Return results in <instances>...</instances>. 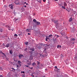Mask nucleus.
Returning a JSON list of instances; mask_svg holds the SVG:
<instances>
[{
    "label": "nucleus",
    "instance_id": "2eb2a0df",
    "mask_svg": "<svg viewBox=\"0 0 77 77\" xmlns=\"http://www.w3.org/2000/svg\"><path fill=\"white\" fill-rule=\"evenodd\" d=\"M57 48H62V47H61V46L59 45H57Z\"/></svg>",
    "mask_w": 77,
    "mask_h": 77
},
{
    "label": "nucleus",
    "instance_id": "a18cd8bd",
    "mask_svg": "<svg viewBox=\"0 0 77 77\" xmlns=\"http://www.w3.org/2000/svg\"><path fill=\"white\" fill-rule=\"evenodd\" d=\"M31 76H32V77H34V75H32Z\"/></svg>",
    "mask_w": 77,
    "mask_h": 77
},
{
    "label": "nucleus",
    "instance_id": "f3484780",
    "mask_svg": "<svg viewBox=\"0 0 77 77\" xmlns=\"http://www.w3.org/2000/svg\"><path fill=\"white\" fill-rule=\"evenodd\" d=\"M37 64L38 65H39L40 64V62H39V61H37Z\"/></svg>",
    "mask_w": 77,
    "mask_h": 77
},
{
    "label": "nucleus",
    "instance_id": "a878e982",
    "mask_svg": "<svg viewBox=\"0 0 77 77\" xmlns=\"http://www.w3.org/2000/svg\"><path fill=\"white\" fill-rule=\"evenodd\" d=\"M75 40V39L74 38L72 39V41H74Z\"/></svg>",
    "mask_w": 77,
    "mask_h": 77
},
{
    "label": "nucleus",
    "instance_id": "f03ea898",
    "mask_svg": "<svg viewBox=\"0 0 77 77\" xmlns=\"http://www.w3.org/2000/svg\"><path fill=\"white\" fill-rule=\"evenodd\" d=\"M36 24L38 26V25H41V23H40V22H37L36 23Z\"/></svg>",
    "mask_w": 77,
    "mask_h": 77
},
{
    "label": "nucleus",
    "instance_id": "7c9ffc66",
    "mask_svg": "<svg viewBox=\"0 0 77 77\" xmlns=\"http://www.w3.org/2000/svg\"><path fill=\"white\" fill-rule=\"evenodd\" d=\"M28 42H27L25 43V44L26 45H27V44H28Z\"/></svg>",
    "mask_w": 77,
    "mask_h": 77
},
{
    "label": "nucleus",
    "instance_id": "37998d69",
    "mask_svg": "<svg viewBox=\"0 0 77 77\" xmlns=\"http://www.w3.org/2000/svg\"><path fill=\"white\" fill-rule=\"evenodd\" d=\"M16 5H19V3H16Z\"/></svg>",
    "mask_w": 77,
    "mask_h": 77
},
{
    "label": "nucleus",
    "instance_id": "de8ad7c7",
    "mask_svg": "<svg viewBox=\"0 0 77 77\" xmlns=\"http://www.w3.org/2000/svg\"><path fill=\"white\" fill-rule=\"evenodd\" d=\"M0 77H3V76L2 75H0Z\"/></svg>",
    "mask_w": 77,
    "mask_h": 77
},
{
    "label": "nucleus",
    "instance_id": "4468645a",
    "mask_svg": "<svg viewBox=\"0 0 77 77\" xmlns=\"http://www.w3.org/2000/svg\"><path fill=\"white\" fill-rule=\"evenodd\" d=\"M30 50L32 51H33L35 50V49L34 48H31Z\"/></svg>",
    "mask_w": 77,
    "mask_h": 77
},
{
    "label": "nucleus",
    "instance_id": "13d9d810",
    "mask_svg": "<svg viewBox=\"0 0 77 77\" xmlns=\"http://www.w3.org/2000/svg\"><path fill=\"white\" fill-rule=\"evenodd\" d=\"M9 7H10V5H9Z\"/></svg>",
    "mask_w": 77,
    "mask_h": 77
},
{
    "label": "nucleus",
    "instance_id": "e433bc0d",
    "mask_svg": "<svg viewBox=\"0 0 77 77\" xmlns=\"http://www.w3.org/2000/svg\"><path fill=\"white\" fill-rule=\"evenodd\" d=\"M25 66H26V67H29V66H28L27 65H25Z\"/></svg>",
    "mask_w": 77,
    "mask_h": 77
},
{
    "label": "nucleus",
    "instance_id": "680f3d73",
    "mask_svg": "<svg viewBox=\"0 0 77 77\" xmlns=\"http://www.w3.org/2000/svg\"><path fill=\"white\" fill-rule=\"evenodd\" d=\"M38 74H40V72L38 73Z\"/></svg>",
    "mask_w": 77,
    "mask_h": 77
},
{
    "label": "nucleus",
    "instance_id": "4c0bfd02",
    "mask_svg": "<svg viewBox=\"0 0 77 77\" xmlns=\"http://www.w3.org/2000/svg\"><path fill=\"white\" fill-rule=\"evenodd\" d=\"M1 53H2V54H4V55H5V54H4V53H2V51Z\"/></svg>",
    "mask_w": 77,
    "mask_h": 77
},
{
    "label": "nucleus",
    "instance_id": "4be33fe9",
    "mask_svg": "<svg viewBox=\"0 0 77 77\" xmlns=\"http://www.w3.org/2000/svg\"><path fill=\"white\" fill-rule=\"evenodd\" d=\"M62 8H63V9H66V8H65V7L63 6H62Z\"/></svg>",
    "mask_w": 77,
    "mask_h": 77
},
{
    "label": "nucleus",
    "instance_id": "f257e3e1",
    "mask_svg": "<svg viewBox=\"0 0 77 77\" xmlns=\"http://www.w3.org/2000/svg\"><path fill=\"white\" fill-rule=\"evenodd\" d=\"M17 63L18 65L20 67L21 66V63H22V62H21L20 60H18Z\"/></svg>",
    "mask_w": 77,
    "mask_h": 77
},
{
    "label": "nucleus",
    "instance_id": "ddd939ff",
    "mask_svg": "<svg viewBox=\"0 0 77 77\" xmlns=\"http://www.w3.org/2000/svg\"><path fill=\"white\" fill-rule=\"evenodd\" d=\"M6 27H7L8 29V30H10V27H9V26L8 25H6Z\"/></svg>",
    "mask_w": 77,
    "mask_h": 77
},
{
    "label": "nucleus",
    "instance_id": "9d476101",
    "mask_svg": "<svg viewBox=\"0 0 77 77\" xmlns=\"http://www.w3.org/2000/svg\"><path fill=\"white\" fill-rule=\"evenodd\" d=\"M14 37L15 38H16L18 37V35L17 34H15L14 35Z\"/></svg>",
    "mask_w": 77,
    "mask_h": 77
},
{
    "label": "nucleus",
    "instance_id": "9b49d317",
    "mask_svg": "<svg viewBox=\"0 0 77 77\" xmlns=\"http://www.w3.org/2000/svg\"><path fill=\"white\" fill-rule=\"evenodd\" d=\"M36 65V63H35V62L32 63V66H35Z\"/></svg>",
    "mask_w": 77,
    "mask_h": 77
},
{
    "label": "nucleus",
    "instance_id": "49530a36",
    "mask_svg": "<svg viewBox=\"0 0 77 77\" xmlns=\"http://www.w3.org/2000/svg\"><path fill=\"white\" fill-rule=\"evenodd\" d=\"M28 34L29 35H30V34L29 33H28Z\"/></svg>",
    "mask_w": 77,
    "mask_h": 77
},
{
    "label": "nucleus",
    "instance_id": "69168bd1",
    "mask_svg": "<svg viewBox=\"0 0 77 77\" xmlns=\"http://www.w3.org/2000/svg\"><path fill=\"white\" fill-rule=\"evenodd\" d=\"M9 52H10V49H9Z\"/></svg>",
    "mask_w": 77,
    "mask_h": 77
},
{
    "label": "nucleus",
    "instance_id": "774afa93",
    "mask_svg": "<svg viewBox=\"0 0 77 77\" xmlns=\"http://www.w3.org/2000/svg\"><path fill=\"white\" fill-rule=\"evenodd\" d=\"M1 44V43H0V45Z\"/></svg>",
    "mask_w": 77,
    "mask_h": 77
},
{
    "label": "nucleus",
    "instance_id": "3c124183",
    "mask_svg": "<svg viewBox=\"0 0 77 77\" xmlns=\"http://www.w3.org/2000/svg\"><path fill=\"white\" fill-rule=\"evenodd\" d=\"M3 2H5V0H3Z\"/></svg>",
    "mask_w": 77,
    "mask_h": 77
},
{
    "label": "nucleus",
    "instance_id": "6e6552de",
    "mask_svg": "<svg viewBox=\"0 0 77 77\" xmlns=\"http://www.w3.org/2000/svg\"><path fill=\"white\" fill-rule=\"evenodd\" d=\"M60 3H59V5L60 6H63V3L61 2H60Z\"/></svg>",
    "mask_w": 77,
    "mask_h": 77
},
{
    "label": "nucleus",
    "instance_id": "bf43d9fd",
    "mask_svg": "<svg viewBox=\"0 0 77 77\" xmlns=\"http://www.w3.org/2000/svg\"><path fill=\"white\" fill-rule=\"evenodd\" d=\"M73 44H74V42L73 43Z\"/></svg>",
    "mask_w": 77,
    "mask_h": 77
},
{
    "label": "nucleus",
    "instance_id": "79ce46f5",
    "mask_svg": "<svg viewBox=\"0 0 77 77\" xmlns=\"http://www.w3.org/2000/svg\"><path fill=\"white\" fill-rule=\"evenodd\" d=\"M43 1L44 2H45V1H46V0H43Z\"/></svg>",
    "mask_w": 77,
    "mask_h": 77
},
{
    "label": "nucleus",
    "instance_id": "423d86ee",
    "mask_svg": "<svg viewBox=\"0 0 77 77\" xmlns=\"http://www.w3.org/2000/svg\"><path fill=\"white\" fill-rule=\"evenodd\" d=\"M67 5V4H66V2H64V3H63L64 6V7H66V6Z\"/></svg>",
    "mask_w": 77,
    "mask_h": 77
},
{
    "label": "nucleus",
    "instance_id": "338daca9",
    "mask_svg": "<svg viewBox=\"0 0 77 77\" xmlns=\"http://www.w3.org/2000/svg\"><path fill=\"white\" fill-rule=\"evenodd\" d=\"M50 62H51V61Z\"/></svg>",
    "mask_w": 77,
    "mask_h": 77
},
{
    "label": "nucleus",
    "instance_id": "8fccbe9b",
    "mask_svg": "<svg viewBox=\"0 0 77 77\" xmlns=\"http://www.w3.org/2000/svg\"><path fill=\"white\" fill-rule=\"evenodd\" d=\"M46 45L47 46H48H48H49V45Z\"/></svg>",
    "mask_w": 77,
    "mask_h": 77
},
{
    "label": "nucleus",
    "instance_id": "dca6fc26",
    "mask_svg": "<svg viewBox=\"0 0 77 77\" xmlns=\"http://www.w3.org/2000/svg\"><path fill=\"white\" fill-rule=\"evenodd\" d=\"M13 50H10V54H12V53H13Z\"/></svg>",
    "mask_w": 77,
    "mask_h": 77
},
{
    "label": "nucleus",
    "instance_id": "58836bf2",
    "mask_svg": "<svg viewBox=\"0 0 77 77\" xmlns=\"http://www.w3.org/2000/svg\"><path fill=\"white\" fill-rule=\"evenodd\" d=\"M15 20L16 21H17V20H18V19H17V18H16L15 19Z\"/></svg>",
    "mask_w": 77,
    "mask_h": 77
},
{
    "label": "nucleus",
    "instance_id": "72a5a7b5",
    "mask_svg": "<svg viewBox=\"0 0 77 77\" xmlns=\"http://www.w3.org/2000/svg\"><path fill=\"white\" fill-rule=\"evenodd\" d=\"M17 68H19V65H17Z\"/></svg>",
    "mask_w": 77,
    "mask_h": 77
},
{
    "label": "nucleus",
    "instance_id": "e2e57ef3",
    "mask_svg": "<svg viewBox=\"0 0 77 77\" xmlns=\"http://www.w3.org/2000/svg\"><path fill=\"white\" fill-rule=\"evenodd\" d=\"M43 77H45V76H43Z\"/></svg>",
    "mask_w": 77,
    "mask_h": 77
},
{
    "label": "nucleus",
    "instance_id": "c85d7f7f",
    "mask_svg": "<svg viewBox=\"0 0 77 77\" xmlns=\"http://www.w3.org/2000/svg\"><path fill=\"white\" fill-rule=\"evenodd\" d=\"M21 73H23V74H24L25 73V72L24 71H21Z\"/></svg>",
    "mask_w": 77,
    "mask_h": 77
},
{
    "label": "nucleus",
    "instance_id": "412c9836",
    "mask_svg": "<svg viewBox=\"0 0 77 77\" xmlns=\"http://www.w3.org/2000/svg\"><path fill=\"white\" fill-rule=\"evenodd\" d=\"M6 46L7 47H9V44H8L7 45H6Z\"/></svg>",
    "mask_w": 77,
    "mask_h": 77
},
{
    "label": "nucleus",
    "instance_id": "6e6d98bb",
    "mask_svg": "<svg viewBox=\"0 0 77 77\" xmlns=\"http://www.w3.org/2000/svg\"><path fill=\"white\" fill-rule=\"evenodd\" d=\"M26 5H28V3H26Z\"/></svg>",
    "mask_w": 77,
    "mask_h": 77
},
{
    "label": "nucleus",
    "instance_id": "f704fd0d",
    "mask_svg": "<svg viewBox=\"0 0 77 77\" xmlns=\"http://www.w3.org/2000/svg\"><path fill=\"white\" fill-rule=\"evenodd\" d=\"M22 76L23 77H25V74H24L23 75H22Z\"/></svg>",
    "mask_w": 77,
    "mask_h": 77
},
{
    "label": "nucleus",
    "instance_id": "1a4fd4ad",
    "mask_svg": "<svg viewBox=\"0 0 77 77\" xmlns=\"http://www.w3.org/2000/svg\"><path fill=\"white\" fill-rule=\"evenodd\" d=\"M22 57H23V55L22 54H20L19 55V57L20 59L22 58Z\"/></svg>",
    "mask_w": 77,
    "mask_h": 77
},
{
    "label": "nucleus",
    "instance_id": "5701e85b",
    "mask_svg": "<svg viewBox=\"0 0 77 77\" xmlns=\"http://www.w3.org/2000/svg\"><path fill=\"white\" fill-rule=\"evenodd\" d=\"M37 1L38 2H39V3H41V0H37Z\"/></svg>",
    "mask_w": 77,
    "mask_h": 77
},
{
    "label": "nucleus",
    "instance_id": "39448f33",
    "mask_svg": "<svg viewBox=\"0 0 77 77\" xmlns=\"http://www.w3.org/2000/svg\"><path fill=\"white\" fill-rule=\"evenodd\" d=\"M53 22L54 23H57V22H58V20H53Z\"/></svg>",
    "mask_w": 77,
    "mask_h": 77
},
{
    "label": "nucleus",
    "instance_id": "c756f323",
    "mask_svg": "<svg viewBox=\"0 0 77 77\" xmlns=\"http://www.w3.org/2000/svg\"><path fill=\"white\" fill-rule=\"evenodd\" d=\"M27 48H26L25 49H24V51H27Z\"/></svg>",
    "mask_w": 77,
    "mask_h": 77
},
{
    "label": "nucleus",
    "instance_id": "473e14b6",
    "mask_svg": "<svg viewBox=\"0 0 77 77\" xmlns=\"http://www.w3.org/2000/svg\"><path fill=\"white\" fill-rule=\"evenodd\" d=\"M28 65H31V63H28Z\"/></svg>",
    "mask_w": 77,
    "mask_h": 77
},
{
    "label": "nucleus",
    "instance_id": "aec40b11",
    "mask_svg": "<svg viewBox=\"0 0 77 77\" xmlns=\"http://www.w3.org/2000/svg\"><path fill=\"white\" fill-rule=\"evenodd\" d=\"M10 8L11 9H13V5H10Z\"/></svg>",
    "mask_w": 77,
    "mask_h": 77
},
{
    "label": "nucleus",
    "instance_id": "20e7f679",
    "mask_svg": "<svg viewBox=\"0 0 77 77\" xmlns=\"http://www.w3.org/2000/svg\"><path fill=\"white\" fill-rule=\"evenodd\" d=\"M48 38H49L50 39L51 38H53V35L52 34L48 36Z\"/></svg>",
    "mask_w": 77,
    "mask_h": 77
},
{
    "label": "nucleus",
    "instance_id": "4d7b16f0",
    "mask_svg": "<svg viewBox=\"0 0 77 77\" xmlns=\"http://www.w3.org/2000/svg\"><path fill=\"white\" fill-rule=\"evenodd\" d=\"M48 39H49V40H50V38H48Z\"/></svg>",
    "mask_w": 77,
    "mask_h": 77
},
{
    "label": "nucleus",
    "instance_id": "0e129e2a",
    "mask_svg": "<svg viewBox=\"0 0 77 77\" xmlns=\"http://www.w3.org/2000/svg\"><path fill=\"white\" fill-rule=\"evenodd\" d=\"M45 69V70H46V71H47V69Z\"/></svg>",
    "mask_w": 77,
    "mask_h": 77
},
{
    "label": "nucleus",
    "instance_id": "ea45409f",
    "mask_svg": "<svg viewBox=\"0 0 77 77\" xmlns=\"http://www.w3.org/2000/svg\"><path fill=\"white\" fill-rule=\"evenodd\" d=\"M70 42H73V41H72V39H71L70 40Z\"/></svg>",
    "mask_w": 77,
    "mask_h": 77
},
{
    "label": "nucleus",
    "instance_id": "393cba45",
    "mask_svg": "<svg viewBox=\"0 0 77 77\" xmlns=\"http://www.w3.org/2000/svg\"><path fill=\"white\" fill-rule=\"evenodd\" d=\"M0 32H3V29H0Z\"/></svg>",
    "mask_w": 77,
    "mask_h": 77
},
{
    "label": "nucleus",
    "instance_id": "0eeeda50",
    "mask_svg": "<svg viewBox=\"0 0 77 77\" xmlns=\"http://www.w3.org/2000/svg\"><path fill=\"white\" fill-rule=\"evenodd\" d=\"M72 21V17H70L69 19V22H71Z\"/></svg>",
    "mask_w": 77,
    "mask_h": 77
},
{
    "label": "nucleus",
    "instance_id": "6ab92c4d",
    "mask_svg": "<svg viewBox=\"0 0 77 77\" xmlns=\"http://www.w3.org/2000/svg\"><path fill=\"white\" fill-rule=\"evenodd\" d=\"M33 21L35 23H36L37 22V21L35 19H34L33 20Z\"/></svg>",
    "mask_w": 77,
    "mask_h": 77
},
{
    "label": "nucleus",
    "instance_id": "2f4dec72",
    "mask_svg": "<svg viewBox=\"0 0 77 77\" xmlns=\"http://www.w3.org/2000/svg\"><path fill=\"white\" fill-rule=\"evenodd\" d=\"M0 70H3V69L1 67H0Z\"/></svg>",
    "mask_w": 77,
    "mask_h": 77
},
{
    "label": "nucleus",
    "instance_id": "7ed1b4c3",
    "mask_svg": "<svg viewBox=\"0 0 77 77\" xmlns=\"http://www.w3.org/2000/svg\"><path fill=\"white\" fill-rule=\"evenodd\" d=\"M31 29H26V32H31V30H31Z\"/></svg>",
    "mask_w": 77,
    "mask_h": 77
},
{
    "label": "nucleus",
    "instance_id": "864d4df0",
    "mask_svg": "<svg viewBox=\"0 0 77 77\" xmlns=\"http://www.w3.org/2000/svg\"><path fill=\"white\" fill-rule=\"evenodd\" d=\"M55 1H58V0H54Z\"/></svg>",
    "mask_w": 77,
    "mask_h": 77
},
{
    "label": "nucleus",
    "instance_id": "cd10ccee",
    "mask_svg": "<svg viewBox=\"0 0 77 77\" xmlns=\"http://www.w3.org/2000/svg\"><path fill=\"white\" fill-rule=\"evenodd\" d=\"M4 8H7V6L6 5H4Z\"/></svg>",
    "mask_w": 77,
    "mask_h": 77
},
{
    "label": "nucleus",
    "instance_id": "c9c22d12",
    "mask_svg": "<svg viewBox=\"0 0 77 77\" xmlns=\"http://www.w3.org/2000/svg\"><path fill=\"white\" fill-rule=\"evenodd\" d=\"M30 69H33V67H29Z\"/></svg>",
    "mask_w": 77,
    "mask_h": 77
},
{
    "label": "nucleus",
    "instance_id": "603ef678",
    "mask_svg": "<svg viewBox=\"0 0 77 77\" xmlns=\"http://www.w3.org/2000/svg\"><path fill=\"white\" fill-rule=\"evenodd\" d=\"M40 56H42V54H40Z\"/></svg>",
    "mask_w": 77,
    "mask_h": 77
},
{
    "label": "nucleus",
    "instance_id": "f8f14e48",
    "mask_svg": "<svg viewBox=\"0 0 77 77\" xmlns=\"http://www.w3.org/2000/svg\"><path fill=\"white\" fill-rule=\"evenodd\" d=\"M11 69H12V70H11V71H12L13 72H15V69H14V68H11Z\"/></svg>",
    "mask_w": 77,
    "mask_h": 77
},
{
    "label": "nucleus",
    "instance_id": "bb28decb",
    "mask_svg": "<svg viewBox=\"0 0 77 77\" xmlns=\"http://www.w3.org/2000/svg\"><path fill=\"white\" fill-rule=\"evenodd\" d=\"M55 36H56L57 37L56 38H58V37H59V36L58 35H55Z\"/></svg>",
    "mask_w": 77,
    "mask_h": 77
},
{
    "label": "nucleus",
    "instance_id": "5fc2aeb1",
    "mask_svg": "<svg viewBox=\"0 0 77 77\" xmlns=\"http://www.w3.org/2000/svg\"><path fill=\"white\" fill-rule=\"evenodd\" d=\"M24 4H26V2H24Z\"/></svg>",
    "mask_w": 77,
    "mask_h": 77
},
{
    "label": "nucleus",
    "instance_id": "c03bdc74",
    "mask_svg": "<svg viewBox=\"0 0 77 77\" xmlns=\"http://www.w3.org/2000/svg\"><path fill=\"white\" fill-rule=\"evenodd\" d=\"M55 68H56L57 69V66H55Z\"/></svg>",
    "mask_w": 77,
    "mask_h": 77
},
{
    "label": "nucleus",
    "instance_id": "a211bd4d",
    "mask_svg": "<svg viewBox=\"0 0 77 77\" xmlns=\"http://www.w3.org/2000/svg\"><path fill=\"white\" fill-rule=\"evenodd\" d=\"M7 77H10V73L9 72L7 75Z\"/></svg>",
    "mask_w": 77,
    "mask_h": 77
},
{
    "label": "nucleus",
    "instance_id": "b1692460",
    "mask_svg": "<svg viewBox=\"0 0 77 77\" xmlns=\"http://www.w3.org/2000/svg\"><path fill=\"white\" fill-rule=\"evenodd\" d=\"M48 37H46L45 38V40L46 41H48Z\"/></svg>",
    "mask_w": 77,
    "mask_h": 77
},
{
    "label": "nucleus",
    "instance_id": "09e8293b",
    "mask_svg": "<svg viewBox=\"0 0 77 77\" xmlns=\"http://www.w3.org/2000/svg\"><path fill=\"white\" fill-rule=\"evenodd\" d=\"M24 7H25V8H26V7H27V6L25 5V6H24Z\"/></svg>",
    "mask_w": 77,
    "mask_h": 77
},
{
    "label": "nucleus",
    "instance_id": "052dcab7",
    "mask_svg": "<svg viewBox=\"0 0 77 77\" xmlns=\"http://www.w3.org/2000/svg\"><path fill=\"white\" fill-rule=\"evenodd\" d=\"M42 57H44V55H42Z\"/></svg>",
    "mask_w": 77,
    "mask_h": 77
},
{
    "label": "nucleus",
    "instance_id": "a19ab883",
    "mask_svg": "<svg viewBox=\"0 0 77 77\" xmlns=\"http://www.w3.org/2000/svg\"><path fill=\"white\" fill-rule=\"evenodd\" d=\"M46 50H47V49L46 48H45L44 50V51H46Z\"/></svg>",
    "mask_w": 77,
    "mask_h": 77
}]
</instances>
